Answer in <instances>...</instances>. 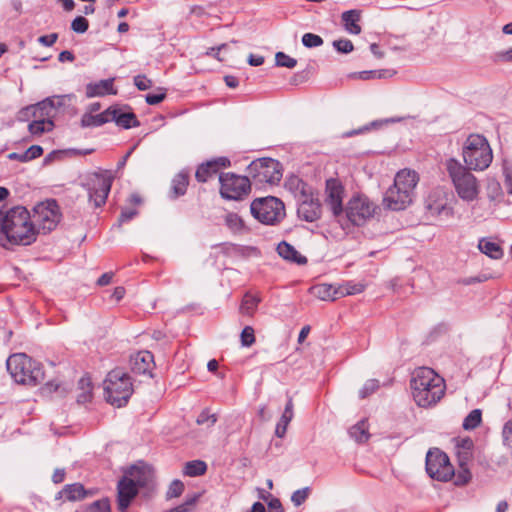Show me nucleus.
Returning <instances> with one entry per match:
<instances>
[{"label":"nucleus","mask_w":512,"mask_h":512,"mask_svg":"<svg viewBox=\"0 0 512 512\" xmlns=\"http://www.w3.org/2000/svg\"><path fill=\"white\" fill-rule=\"evenodd\" d=\"M36 241V228L31 214L24 206H14L0 210V245H31Z\"/></svg>","instance_id":"f257e3e1"},{"label":"nucleus","mask_w":512,"mask_h":512,"mask_svg":"<svg viewBox=\"0 0 512 512\" xmlns=\"http://www.w3.org/2000/svg\"><path fill=\"white\" fill-rule=\"evenodd\" d=\"M410 387L419 407H430L444 396L445 382L433 369L419 367L412 373Z\"/></svg>","instance_id":"f03ea898"},{"label":"nucleus","mask_w":512,"mask_h":512,"mask_svg":"<svg viewBox=\"0 0 512 512\" xmlns=\"http://www.w3.org/2000/svg\"><path fill=\"white\" fill-rule=\"evenodd\" d=\"M418 181V174L415 171L409 169L399 171L394 178V184L385 192L384 207L392 211L406 209L413 202Z\"/></svg>","instance_id":"7ed1b4c3"},{"label":"nucleus","mask_w":512,"mask_h":512,"mask_svg":"<svg viewBox=\"0 0 512 512\" xmlns=\"http://www.w3.org/2000/svg\"><path fill=\"white\" fill-rule=\"evenodd\" d=\"M445 167L457 196L465 202L476 200L480 193V183L471 172L472 169L455 158L447 159Z\"/></svg>","instance_id":"20e7f679"},{"label":"nucleus","mask_w":512,"mask_h":512,"mask_svg":"<svg viewBox=\"0 0 512 512\" xmlns=\"http://www.w3.org/2000/svg\"><path fill=\"white\" fill-rule=\"evenodd\" d=\"M6 366L11 377L19 384L36 386L44 380L42 365L24 353L11 355Z\"/></svg>","instance_id":"39448f33"},{"label":"nucleus","mask_w":512,"mask_h":512,"mask_svg":"<svg viewBox=\"0 0 512 512\" xmlns=\"http://www.w3.org/2000/svg\"><path fill=\"white\" fill-rule=\"evenodd\" d=\"M462 157L465 167L483 171L492 162V149L487 139L480 134L469 135L462 146Z\"/></svg>","instance_id":"423d86ee"},{"label":"nucleus","mask_w":512,"mask_h":512,"mask_svg":"<svg viewBox=\"0 0 512 512\" xmlns=\"http://www.w3.org/2000/svg\"><path fill=\"white\" fill-rule=\"evenodd\" d=\"M104 393L110 404L125 406L133 393L130 376L120 369L110 371L104 381Z\"/></svg>","instance_id":"0eeeda50"},{"label":"nucleus","mask_w":512,"mask_h":512,"mask_svg":"<svg viewBox=\"0 0 512 512\" xmlns=\"http://www.w3.org/2000/svg\"><path fill=\"white\" fill-rule=\"evenodd\" d=\"M250 212L260 223L272 226L281 223L286 216L284 203L274 196L254 199Z\"/></svg>","instance_id":"6e6552de"},{"label":"nucleus","mask_w":512,"mask_h":512,"mask_svg":"<svg viewBox=\"0 0 512 512\" xmlns=\"http://www.w3.org/2000/svg\"><path fill=\"white\" fill-rule=\"evenodd\" d=\"M60 219V208L55 200H47L37 204L31 215V221L36 228V236L41 232L46 234L54 230Z\"/></svg>","instance_id":"1a4fd4ad"},{"label":"nucleus","mask_w":512,"mask_h":512,"mask_svg":"<svg viewBox=\"0 0 512 512\" xmlns=\"http://www.w3.org/2000/svg\"><path fill=\"white\" fill-rule=\"evenodd\" d=\"M248 175L255 184H278L282 178L279 161L272 158H260L252 161L247 167Z\"/></svg>","instance_id":"9d476101"},{"label":"nucleus","mask_w":512,"mask_h":512,"mask_svg":"<svg viewBox=\"0 0 512 512\" xmlns=\"http://www.w3.org/2000/svg\"><path fill=\"white\" fill-rule=\"evenodd\" d=\"M220 195L224 199L239 201L244 199L251 191V181L247 176L231 172L219 175Z\"/></svg>","instance_id":"9b49d317"},{"label":"nucleus","mask_w":512,"mask_h":512,"mask_svg":"<svg viewBox=\"0 0 512 512\" xmlns=\"http://www.w3.org/2000/svg\"><path fill=\"white\" fill-rule=\"evenodd\" d=\"M426 472L432 479L445 482L453 477L454 468L447 454L434 448L427 452Z\"/></svg>","instance_id":"f8f14e48"},{"label":"nucleus","mask_w":512,"mask_h":512,"mask_svg":"<svg viewBox=\"0 0 512 512\" xmlns=\"http://www.w3.org/2000/svg\"><path fill=\"white\" fill-rule=\"evenodd\" d=\"M375 209V205L367 197L358 195L348 201L345 212L349 222L361 226L373 217Z\"/></svg>","instance_id":"ddd939ff"},{"label":"nucleus","mask_w":512,"mask_h":512,"mask_svg":"<svg viewBox=\"0 0 512 512\" xmlns=\"http://www.w3.org/2000/svg\"><path fill=\"white\" fill-rule=\"evenodd\" d=\"M112 177L102 173L91 174L84 184L88 191L89 201L93 202L95 207H101L105 204L108 194L111 190Z\"/></svg>","instance_id":"4468645a"},{"label":"nucleus","mask_w":512,"mask_h":512,"mask_svg":"<svg viewBox=\"0 0 512 512\" xmlns=\"http://www.w3.org/2000/svg\"><path fill=\"white\" fill-rule=\"evenodd\" d=\"M344 187L337 179L330 178L326 181L325 204L331 210L334 217L343 213Z\"/></svg>","instance_id":"2eb2a0df"},{"label":"nucleus","mask_w":512,"mask_h":512,"mask_svg":"<svg viewBox=\"0 0 512 512\" xmlns=\"http://www.w3.org/2000/svg\"><path fill=\"white\" fill-rule=\"evenodd\" d=\"M425 207L431 216L451 218L453 216V208L448 205L444 192L436 189L433 190L426 199Z\"/></svg>","instance_id":"dca6fc26"},{"label":"nucleus","mask_w":512,"mask_h":512,"mask_svg":"<svg viewBox=\"0 0 512 512\" xmlns=\"http://www.w3.org/2000/svg\"><path fill=\"white\" fill-rule=\"evenodd\" d=\"M297 213L299 218L307 222H314L321 216V204L311 193L308 197L298 200Z\"/></svg>","instance_id":"f3484780"},{"label":"nucleus","mask_w":512,"mask_h":512,"mask_svg":"<svg viewBox=\"0 0 512 512\" xmlns=\"http://www.w3.org/2000/svg\"><path fill=\"white\" fill-rule=\"evenodd\" d=\"M126 478L130 480L138 489L149 488L153 481V472L147 465L131 466L125 473Z\"/></svg>","instance_id":"a211bd4d"},{"label":"nucleus","mask_w":512,"mask_h":512,"mask_svg":"<svg viewBox=\"0 0 512 512\" xmlns=\"http://www.w3.org/2000/svg\"><path fill=\"white\" fill-rule=\"evenodd\" d=\"M230 166V160L226 157H219L201 164L195 173V177L199 182H206L214 175L218 174L220 168Z\"/></svg>","instance_id":"6ab92c4d"},{"label":"nucleus","mask_w":512,"mask_h":512,"mask_svg":"<svg viewBox=\"0 0 512 512\" xmlns=\"http://www.w3.org/2000/svg\"><path fill=\"white\" fill-rule=\"evenodd\" d=\"M154 356L149 351H139L130 357V368L136 374L152 376Z\"/></svg>","instance_id":"aec40b11"},{"label":"nucleus","mask_w":512,"mask_h":512,"mask_svg":"<svg viewBox=\"0 0 512 512\" xmlns=\"http://www.w3.org/2000/svg\"><path fill=\"white\" fill-rule=\"evenodd\" d=\"M118 508L121 512H125L129 507L132 499L137 495L138 488L126 476L118 482Z\"/></svg>","instance_id":"412c9836"},{"label":"nucleus","mask_w":512,"mask_h":512,"mask_svg":"<svg viewBox=\"0 0 512 512\" xmlns=\"http://www.w3.org/2000/svg\"><path fill=\"white\" fill-rule=\"evenodd\" d=\"M110 122H115L119 127L129 129L138 127L140 122L132 111H124L123 108L118 106L109 107Z\"/></svg>","instance_id":"4be33fe9"},{"label":"nucleus","mask_w":512,"mask_h":512,"mask_svg":"<svg viewBox=\"0 0 512 512\" xmlns=\"http://www.w3.org/2000/svg\"><path fill=\"white\" fill-rule=\"evenodd\" d=\"M85 94L88 98L116 95L117 89L114 87V78L88 83Z\"/></svg>","instance_id":"5701e85b"},{"label":"nucleus","mask_w":512,"mask_h":512,"mask_svg":"<svg viewBox=\"0 0 512 512\" xmlns=\"http://www.w3.org/2000/svg\"><path fill=\"white\" fill-rule=\"evenodd\" d=\"M285 186L297 200L308 197L312 193V188L297 176L290 177Z\"/></svg>","instance_id":"b1692460"},{"label":"nucleus","mask_w":512,"mask_h":512,"mask_svg":"<svg viewBox=\"0 0 512 512\" xmlns=\"http://www.w3.org/2000/svg\"><path fill=\"white\" fill-rule=\"evenodd\" d=\"M361 13L359 10L352 9L342 13L341 19L345 30L354 35L361 33V27L358 24L360 21Z\"/></svg>","instance_id":"393cba45"},{"label":"nucleus","mask_w":512,"mask_h":512,"mask_svg":"<svg viewBox=\"0 0 512 512\" xmlns=\"http://www.w3.org/2000/svg\"><path fill=\"white\" fill-rule=\"evenodd\" d=\"M277 252L279 256L283 259L297 263V264H305L307 259L305 256H302L292 245L287 243L286 241H282L277 246Z\"/></svg>","instance_id":"a878e982"},{"label":"nucleus","mask_w":512,"mask_h":512,"mask_svg":"<svg viewBox=\"0 0 512 512\" xmlns=\"http://www.w3.org/2000/svg\"><path fill=\"white\" fill-rule=\"evenodd\" d=\"M110 122L109 108L100 114L84 113L81 117L80 125L83 128L99 127Z\"/></svg>","instance_id":"bb28decb"},{"label":"nucleus","mask_w":512,"mask_h":512,"mask_svg":"<svg viewBox=\"0 0 512 512\" xmlns=\"http://www.w3.org/2000/svg\"><path fill=\"white\" fill-rule=\"evenodd\" d=\"M310 292L315 297L323 301H334L339 298L338 287L331 284H318L311 287Z\"/></svg>","instance_id":"cd10ccee"},{"label":"nucleus","mask_w":512,"mask_h":512,"mask_svg":"<svg viewBox=\"0 0 512 512\" xmlns=\"http://www.w3.org/2000/svg\"><path fill=\"white\" fill-rule=\"evenodd\" d=\"M293 416H294L293 400H292V398H289L286 403L284 412H283L279 422L276 425L275 434L277 437L283 438L285 436L287 427H288L289 423L291 422Z\"/></svg>","instance_id":"c85d7f7f"},{"label":"nucleus","mask_w":512,"mask_h":512,"mask_svg":"<svg viewBox=\"0 0 512 512\" xmlns=\"http://www.w3.org/2000/svg\"><path fill=\"white\" fill-rule=\"evenodd\" d=\"M189 184V175L186 172H179L172 179L171 184V194L170 197L172 199H176L180 196H183L186 193L187 187Z\"/></svg>","instance_id":"c756f323"},{"label":"nucleus","mask_w":512,"mask_h":512,"mask_svg":"<svg viewBox=\"0 0 512 512\" xmlns=\"http://www.w3.org/2000/svg\"><path fill=\"white\" fill-rule=\"evenodd\" d=\"M479 250L492 259H501L503 257V249L501 246L487 238H482L478 243Z\"/></svg>","instance_id":"7c9ffc66"},{"label":"nucleus","mask_w":512,"mask_h":512,"mask_svg":"<svg viewBox=\"0 0 512 512\" xmlns=\"http://www.w3.org/2000/svg\"><path fill=\"white\" fill-rule=\"evenodd\" d=\"M260 302L261 298L259 296L249 292L246 293L240 305V313L242 315L253 316Z\"/></svg>","instance_id":"2f4dec72"},{"label":"nucleus","mask_w":512,"mask_h":512,"mask_svg":"<svg viewBox=\"0 0 512 512\" xmlns=\"http://www.w3.org/2000/svg\"><path fill=\"white\" fill-rule=\"evenodd\" d=\"M350 436L358 443L368 441L370 434L368 432V424L366 420H361L349 430Z\"/></svg>","instance_id":"473e14b6"},{"label":"nucleus","mask_w":512,"mask_h":512,"mask_svg":"<svg viewBox=\"0 0 512 512\" xmlns=\"http://www.w3.org/2000/svg\"><path fill=\"white\" fill-rule=\"evenodd\" d=\"M56 108L55 98H46L45 100L37 103L33 109H34V116L35 117H51L52 112Z\"/></svg>","instance_id":"72a5a7b5"},{"label":"nucleus","mask_w":512,"mask_h":512,"mask_svg":"<svg viewBox=\"0 0 512 512\" xmlns=\"http://www.w3.org/2000/svg\"><path fill=\"white\" fill-rule=\"evenodd\" d=\"M224 221L228 229L235 234H241L246 231L245 223L237 213H227Z\"/></svg>","instance_id":"f704fd0d"},{"label":"nucleus","mask_w":512,"mask_h":512,"mask_svg":"<svg viewBox=\"0 0 512 512\" xmlns=\"http://www.w3.org/2000/svg\"><path fill=\"white\" fill-rule=\"evenodd\" d=\"M61 495L70 501H76L85 497V490L79 483L69 484L63 488Z\"/></svg>","instance_id":"c9c22d12"},{"label":"nucleus","mask_w":512,"mask_h":512,"mask_svg":"<svg viewBox=\"0 0 512 512\" xmlns=\"http://www.w3.org/2000/svg\"><path fill=\"white\" fill-rule=\"evenodd\" d=\"M207 470V465L202 460H193L185 464L183 473L189 477L203 475Z\"/></svg>","instance_id":"e433bc0d"},{"label":"nucleus","mask_w":512,"mask_h":512,"mask_svg":"<svg viewBox=\"0 0 512 512\" xmlns=\"http://www.w3.org/2000/svg\"><path fill=\"white\" fill-rule=\"evenodd\" d=\"M487 197L491 202L499 204L503 202L504 193L499 182L491 180L487 184Z\"/></svg>","instance_id":"4c0bfd02"},{"label":"nucleus","mask_w":512,"mask_h":512,"mask_svg":"<svg viewBox=\"0 0 512 512\" xmlns=\"http://www.w3.org/2000/svg\"><path fill=\"white\" fill-rule=\"evenodd\" d=\"M365 289V285L362 283H355L352 281L346 282L340 286H338V295L339 298L348 296V295H355L363 292Z\"/></svg>","instance_id":"58836bf2"},{"label":"nucleus","mask_w":512,"mask_h":512,"mask_svg":"<svg viewBox=\"0 0 512 512\" xmlns=\"http://www.w3.org/2000/svg\"><path fill=\"white\" fill-rule=\"evenodd\" d=\"M53 121L50 119L34 120L28 125V129L33 135H40L45 131H50L53 128Z\"/></svg>","instance_id":"ea45409f"},{"label":"nucleus","mask_w":512,"mask_h":512,"mask_svg":"<svg viewBox=\"0 0 512 512\" xmlns=\"http://www.w3.org/2000/svg\"><path fill=\"white\" fill-rule=\"evenodd\" d=\"M481 421H482L481 410L474 409L464 418L462 427L465 430H473L480 425Z\"/></svg>","instance_id":"a19ab883"},{"label":"nucleus","mask_w":512,"mask_h":512,"mask_svg":"<svg viewBox=\"0 0 512 512\" xmlns=\"http://www.w3.org/2000/svg\"><path fill=\"white\" fill-rule=\"evenodd\" d=\"M276 65L279 67L294 68L297 65V60L290 57L284 52H277L275 55Z\"/></svg>","instance_id":"79ce46f5"},{"label":"nucleus","mask_w":512,"mask_h":512,"mask_svg":"<svg viewBox=\"0 0 512 512\" xmlns=\"http://www.w3.org/2000/svg\"><path fill=\"white\" fill-rule=\"evenodd\" d=\"M302 43L307 48L319 47L323 44V39L313 33H305L302 36Z\"/></svg>","instance_id":"37998d69"},{"label":"nucleus","mask_w":512,"mask_h":512,"mask_svg":"<svg viewBox=\"0 0 512 512\" xmlns=\"http://www.w3.org/2000/svg\"><path fill=\"white\" fill-rule=\"evenodd\" d=\"M379 388V382L376 379H370L365 382L364 386L359 391L360 398H366L374 393Z\"/></svg>","instance_id":"c03bdc74"},{"label":"nucleus","mask_w":512,"mask_h":512,"mask_svg":"<svg viewBox=\"0 0 512 512\" xmlns=\"http://www.w3.org/2000/svg\"><path fill=\"white\" fill-rule=\"evenodd\" d=\"M217 422L216 414H210L208 410H203L197 417L196 423L198 425L207 424L208 427L213 426Z\"/></svg>","instance_id":"a18cd8bd"},{"label":"nucleus","mask_w":512,"mask_h":512,"mask_svg":"<svg viewBox=\"0 0 512 512\" xmlns=\"http://www.w3.org/2000/svg\"><path fill=\"white\" fill-rule=\"evenodd\" d=\"M503 173L505 176V187L508 195L512 196V163L509 161H504L503 163Z\"/></svg>","instance_id":"49530a36"},{"label":"nucleus","mask_w":512,"mask_h":512,"mask_svg":"<svg viewBox=\"0 0 512 512\" xmlns=\"http://www.w3.org/2000/svg\"><path fill=\"white\" fill-rule=\"evenodd\" d=\"M333 47L339 52L343 54H348L354 50L353 43L348 39H339L333 41Z\"/></svg>","instance_id":"de8ad7c7"},{"label":"nucleus","mask_w":512,"mask_h":512,"mask_svg":"<svg viewBox=\"0 0 512 512\" xmlns=\"http://www.w3.org/2000/svg\"><path fill=\"white\" fill-rule=\"evenodd\" d=\"M183 491H184V484L180 480H174V481H172V483L170 484V486L167 490L166 497L168 499L178 497L183 493Z\"/></svg>","instance_id":"09e8293b"},{"label":"nucleus","mask_w":512,"mask_h":512,"mask_svg":"<svg viewBox=\"0 0 512 512\" xmlns=\"http://www.w3.org/2000/svg\"><path fill=\"white\" fill-rule=\"evenodd\" d=\"M88 27V20L83 16H77L71 23V29L76 33H85Z\"/></svg>","instance_id":"8fccbe9b"},{"label":"nucleus","mask_w":512,"mask_h":512,"mask_svg":"<svg viewBox=\"0 0 512 512\" xmlns=\"http://www.w3.org/2000/svg\"><path fill=\"white\" fill-rule=\"evenodd\" d=\"M241 344L245 347L251 346L255 342L254 329L246 326L241 332Z\"/></svg>","instance_id":"3c124183"},{"label":"nucleus","mask_w":512,"mask_h":512,"mask_svg":"<svg viewBox=\"0 0 512 512\" xmlns=\"http://www.w3.org/2000/svg\"><path fill=\"white\" fill-rule=\"evenodd\" d=\"M310 489L305 487L303 489L296 490L291 496V501L295 506L302 505L308 498Z\"/></svg>","instance_id":"603ef678"},{"label":"nucleus","mask_w":512,"mask_h":512,"mask_svg":"<svg viewBox=\"0 0 512 512\" xmlns=\"http://www.w3.org/2000/svg\"><path fill=\"white\" fill-rule=\"evenodd\" d=\"M87 512H111L109 501L107 499L97 500L89 506Z\"/></svg>","instance_id":"864d4df0"},{"label":"nucleus","mask_w":512,"mask_h":512,"mask_svg":"<svg viewBox=\"0 0 512 512\" xmlns=\"http://www.w3.org/2000/svg\"><path fill=\"white\" fill-rule=\"evenodd\" d=\"M493 61L496 63H512V47L496 52L493 55Z\"/></svg>","instance_id":"5fc2aeb1"},{"label":"nucleus","mask_w":512,"mask_h":512,"mask_svg":"<svg viewBox=\"0 0 512 512\" xmlns=\"http://www.w3.org/2000/svg\"><path fill=\"white\" fill-rule=\"evenodd\" d=\"M134 85L140 91H146L151 88L152 81L148 79L145 75H137L134 77Z\"/></svg>","instance_id":"6e6d98bb"},{"label":"nucleus","mask_w":512,"mask_h":512,"mask_svg":"<svg viewBox=\"0 0 512 512\" xmlns=\"http://www.w3.org/2000/svg\"><path fill=\"white\" fill-rule=\"evenodd\" d=\"M454 483L458 486L465 485L471 479V473L467 468H463L458 472L457 475H454Z\"/></svg>","instance_id":"4d7b16f0"},{"label":"nucleus","mask_w":512,"mask_h":512,"mask_svg":"<svg viewBox=\"0 0 512 512\" xmlns=\"http://www.w3.org/2000/svg\"><path fill=\"white\" fill-rule=\"evenodd\" d=\"M166 98L165 92L149 93L145 96L146 103L149 105H157Z\"/></svg>","instance_id":"13d9d810"},{"label":"nucleus","mask_w":512,"mask_h":512,"mask_svg":"<svg viewBox=\"0 0 512 512\" xmlns=\"http://www.w3.org/2000/svg\"><path fill=\"white\" fill-rule=\"evenodd\" d=\"M25 154L27 156L28 161H31L40 157L43 154V148L39 145H32L25 151Z\"/></svg>","instance_id":"bf43d9fd"},{"label":"nucleus","mask_w":512,"mask_h":512,"mask_svg":"<svg viewBox=\"0 0 512 512\" xmlns=\"http://www.w3.org/2000/svg\"><path fill=\"white\" fill-rule=\"evenodd\" d=\"M58 39L57 33H51L48 35H43L38 38V42L46 47L52 46Z\"/></svg>","instance_id":"052dcab7"},{"label":"nucleus","mask_w":512,"mask_h":512,"mask_svg":"<svg viewBox=\"0 0 512 512\" xmlns=\"http://www.w3.org/2000/svg\"><path fill=\"white\" fill-rule=\"evenodd\" d=\"M137 215V210L132 208H126L121 211L119 221L127 222Z\"/></svg>","instance_id":"680f3d73"},{"label":"nucleus","mask_w":512,"mask_h":512,"mask_svg":"<svg viewBox=\"0 0 512 512\" xmlns=\"http://www.w3.org/2000/svg\"><path fill=\"white\" fill-rule=\"evenodd\" d=\"M386 73H389V76L392 75V73H390V71H380V72H376V71H362L360 72V78L363 79V80H367V79H370L371 77H375L376 74H377V77L378 78H381V77H385V74Z\"/></svg>","instance_id":"e2e57ef3"},{"label":"nucleus","mask_w":512,"mask_h":512,"mask_svg":"<svg viewBox=\"0 0 512 512\" xmlns=\"http://www.w3.org/2000/svg\"><path fill=\"white\" fill-rule=\"evenodd\" d=\"M233 249L236 250L241 255L250 256L257 255L258 249L255 247H241V246H233Z\"/></svg>","instance_id":"0e129e2a"},{"label":"nucleus","mask_w":512,"mask_h":512,"mask_svg":"<svg viewBox=\"0 0 512 512\" xmlns=\"http://www.w3.org/2000/svg\"><path fill=\"white\" fill-rule=\"evenodd\" d=\"M473 445V441L469 437L460 439L457 443V447L464 449L465 453H469L472 450Z\"/></svg>","instance_id":"69168bd1"},{"label":"nucleus","mask_w":512,"mask_h":512,"mask_svg":"<svg viewBox=\"0 0 512 512\" xmlns=\"http://www.w3.org/2000/svg\"><path fill=\"white\" fill-rule=\"evenodd\" d=\"M268 508H269L268 512H284L282 504L279 499H272L268 503Z\"/></svg>","instance_id":"338daca9"},{"label":"nucleus","mask_w":512,"mask_h":512,"mask_svg":"<svg viewBox=\"0 0 512 512\" xmlns=\"http://www.w3.org/2000/svg\"><path fill=\"white\" fill-rule=\"evenodd\" d=\"M112 278H113V273L112 272L104 273L97 280V284L99 286H106V285L111 283Z\"/></svg>","instance_id":"774afa93"}]
</instances>
